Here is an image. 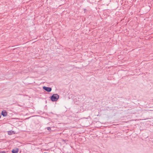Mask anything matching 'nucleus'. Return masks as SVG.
<instances>
[{
  "mask_svg": "<svg viewBox=\"0 0 153 153\" xmlns=\"http://www.w3.org/2000/svg\"><path fill=\"white\" fill-rule=\"evenodd\" d=\"M59 98V96L57 94H54L51 97V99L52 101H56Z\"/></svg>",
  "mask_w": 153,
  "mask_h": 153,
  "instance_id": "obj_1",
  "label": "nucleus"
},
{
  "mask_svg": "<svg viewBox=\"0 0 153 153\" xmlns=\"http://www.w3.org/2000/svg\"><path fill=\"white\" fill-rule=\"evenodd\" d=\"M43 89L48 92H51L52 90L51 88L50 87L43 86Z\"/></svg>",
  "mask_w": 153,
  "mask_h": 153,
  "instance_id": "obj_2",
  "label": "nucleus"
},
{
  "mask_svg": "<svg viewBox=\"0 0 153 153\" xmlns=\"http://www.w3.org/2000/svg\"><path fill=\"white\" fill-rule=\"evenodd\" d=\"M1 114L3 117H6L7 115V112L5 110L2 111Z\"/></svg>",
  "mask_w": 153,
  "mask_h": 153,
  "instance_id": "obj_3",
  "label": "nucleus"
},
{
  "mask_svg": "<svg viewBox=\"0 0 153 153\" xmlns=\"http://www.w3.org/2000/svg\"><path fill=\"white\" fill-rule=\"evenodd\" d=\"M19 151L18 149H13L12 151L13 153H18Z\"/></svg>",
  "mask_w": 153,
  "mask_h": 153,
  "instance_id": "obj_4",
  "label": "nucleus"
},
{
  "mask_svg": "<svg viewBox=\"0 0 153 153\" xmlns=\"http://www.w3.org/2000/svg\"><path fill=\"white\" fill-rule=\"evenodd\" d=\"M15 133V132H14V131H8V134L9 135H12Z\"/></svg>",
  "mask_w": 153,
  "mask_h": 153,
  "instance_id": "obj_5",
  "label": "nucleus"
},
{
  "mask_svg": "<svg viewBox=\"0 0 153 153\" xmlns=\"http://www.w3.org/2000/svg\"><path fill=\"white\" fill-rule=\"evenodd\" d=\"M46 128L48 131H50L51 130V128L50 127H47Z\"/></svg>",
  "mask_w": 153,
  "mask_h": 153,
  "instance_id": "obj_6",
  "label": "nucleus"
},
{
  "mask_svg": "<svg viewBox=\"0 0 153 153\" xmlns=\"http://www.w3.org/2000/svg\"><path fill=\"white\" fill-rule=\"evenodd\" d=\"M0 153H6V152L4 151H2L0 152Z\"/></svg>",
  "mask_w": 153,
  "mask_h": 153,
  "instance_id": "obj_7",
  "label": "nucleus"
},
{
  "mask_svg": "<svg viewBox=\"0 0 153 153\" xmlns=\"http://www.w3.org/2000/svg\"><path fill=\"white\" fill-rule=\"evenodd\" d=\"M1 116L0 115V118H1Z\"/></svg>",
  "mask_w": 153,
  "mask_h": 153,
  "instance_id": "obj_8",
  "label": "nucleus"
}]
</instances>
